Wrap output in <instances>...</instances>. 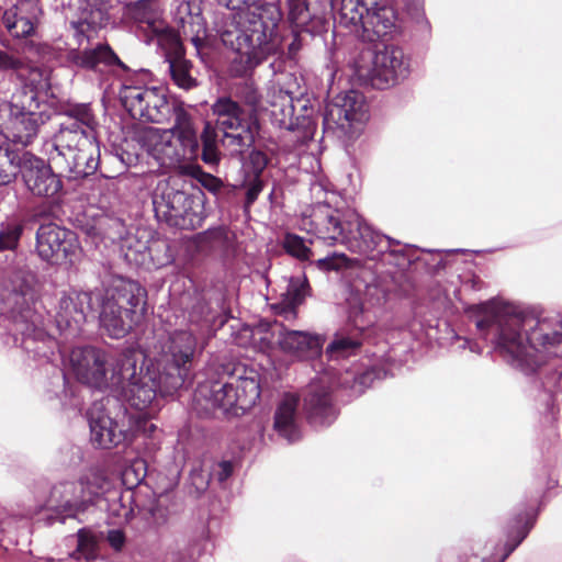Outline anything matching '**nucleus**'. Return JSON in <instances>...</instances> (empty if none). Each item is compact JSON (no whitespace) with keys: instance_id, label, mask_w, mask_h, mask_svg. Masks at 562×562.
I'll list each match as a JSON object with an SVG mask.
<instances>
[{"instance_id":"nucleus-1","label":"nucleus","mask_w":562,"mask_h":562,"mask_svg":"<svg viewBox=\"0 0 562 562\" xmlns=\"http://www.w3.org/2000/svg\"><path fill=\"white\" fill-rule=\"evenodd\" d=\"M476 327L494 330L497 348L516 367L532 372L546 360L548 347L562 341L549 325L510 304L491 301L476 306Z\"/></svg>"},{"instance_id":"nucleus-2","label":"nucleus","mask_w":562,"mask_h":562,"mask_svg":"<svg viewBox=\"0 0 562 562\" xmlns=\"http://www.w3.org/2000/svg\"><path fill=\"white\" fill-rule=\"evenodd\" d=\"M220 4L237 11L238 27L225 31L223 42L229 44L251 66L260 64L268 55L276 53L279 38L276 27L280 13L276 5L263 0H217Z\"/></svg>"},{"instance_id":"nucleus-3","label":"nucleus","mask_w":562,"mask_h":562,"mask_svg":"<svg viewBox=\"0 0 562 562\" xmlns=\"http://www.w3.org/2000/svg\"><path fill=\"white\" fill-rule=\"evenodd\" d=\"M300 227L330 244H342L351 251L368 254L387 249L393 240L372 229L355 211H340L329 202L317 203L303 214Z\"/></svg>"},{"instance_id":"nucleus-4","label":"nucleus","mask_w":562,"mask_h":562,"mask_svg":"<svg viewBox=\"0 0 562 562\" xmlns=\"http://www.w3.org/2000/svg\"><path fill=\"white\" fill-rule=\"evenodd\" d=\"M173 115L175 123L170 128L144 130L139 136L142 146L161 167L214 182L215 178L204 173L194 164L199 155V140L190 114L183 108L177 106Z\"/></svg>"},{"instance_id":"nucleus-5","label":"nucleus","mask_w":562,"mask_h":562,"mask_svg":"<svg viewBox=\"0 0 562 562\" xmlns=\"http://www.w3.org/2000/svg\"><path fill=\"white\" fill-rule=\"evenodd\" d=\"M145 356L138 350H126L122 353V360L113 366L110 390L122 396L137 411H146V416H153L158 409L157 396L172 394L164 392L165 371L151 363L144 371L143 367L137 371V363H143Z\"/></svg>"},{"instance_id":"nucleus-6","label":"nucleus","mask_w":562,"mask_h":562,"mask_svg":"<svg viewBox=\"0 0 562 562\" xmlns=\"http://www.w3.org/2000/svg\"><path fill=\"white\" fill-rule=\"evenodd\" d=\"M109 21L108 7L100 0H85L77 19L70 21L78 47L67 54V60L75 66L98 70L100 66L122 65L119 57L105 44L89 47L98 30Z\"/></svg>"},{"instance_id":"nucleus-7","label":"nucleus","mask_w":562,"mask_h":562,"mask_svg":"<svg viewBox=\"0 0 562 562\" xmlns=\"http://www.w3.org/2000/svg\"><path fill=\"white\" fill-rule=\"evenodd\" d=\"M49 160L64 171L78 177L93 173L99 162L95 132L83 130L76 122L61 123L46 143Z\"/></svg>"},{"instance_id":"nucleus-8","label":"nucleus","mask_w":562,"mask_h":562,"mask_svg":"<svg viewBox=\"0 0 562 562\" xmlns=\"http://www.w3.org/2000/svg\"><path fill=\"white\" fill-rule=\"evenodd\" d=\"M146 291L138 283L124 281L100 295L102 328L113 338L124 337L144 313Z\"/></svg>"},{"instance_id":"nucleus-9","label":"nucleus","mask_w":562,"mask_h":562,"mask_svg":"<svg viewBox=\"0 0 562 562\" xmlns=\"http://www.w3.org/2000/svg\"><path fill=\"white\" fill-rule=\"evenodd\" d=\"M216 116V127L222 134L221 145L232 156L245 153L255 142L258 133V119L247 113L237 102L229 98H220L212 105Z\"/></svg>"},{"instance_id":"nucleus-10","label":"nucleus","mask_w":562,"mask_h":562,"mask_svg":"<svg viewBox=\"0 0 562 562\" xmlns=\"http://www.w3.org/2000/svg\"><path fill=\"white\" fill-rule=\"evenodd\" d=\"M196 347L189 330H176L162 345L160 357L154 362L165 371L164 392H175L182 385Z\"/></svg>"},{"instance_id":"nucleus-11","label":"nucleus","mask_w":562,"mask_h":562,"mask_svg":"<svg viewBox=\"0 0 562 562\" xmlns=\"http://www.w3.org/2000/svg\"><path fill=\"white\" fill-rule=\"evenodd\" d=\"M122 360L115 359L94 347L74 348L68 357V366L75 376L82 383L99 389H110L113 366Z\"/></svg>"},{"instance_id":"nucleus-12","label":"nucleus","mask_w":562,"mask_h":562,"mask_svg":"<svg viewBox=\"0 0 562 562\" xmlns=\"http://www.w3.org/2000/svg\"><path fill=\"white\" fill-rule=\"evenodd\" d=\"M123 106L132 117L153 123H165L176 106L157 88L124 86L120 91Z\"/></svg>"},{"instance_id":"nucleus-13","label":"nucleus","mask_w":562,"mask_h":562,"mask_svg":"<svg viewBox=\"0 0 562 562\" xmlns=\"http://www.w3.org/2000/svg\"><path fill=\"white\" fill-rule=\"evenodd\" d=\"M370 56L371 66L359 64L357 74L361 79L370 81L373 87L384 89L406 76L407 65L402 49L384 46Z\"/></svg>"},{"instance_id":"nucleus-14","label":"nucleus","mask_w":562,"mask_h":562,"mask_svg":"<svg viewBox=\"0 0 562 562\" xmlns=\"http://www.w3.org/2000/svg\"><path fill=\"white\" fill-rule=\"evenodd\" d=\"M36 250L40 257L50 263L72 261L79 252L76 235L54 223L43 224L36 234Z\"/></svg>"},{"instance_id":"nucleus-15","label":"nucleus","mask_w":562,"mask_h":562,"mask_svg":"<svg viewBox=\"0 0 562 562\" xmlns=\"http://www.w3.org/2000/svg\"><path fill=\"white\" fill-rule=\"evenodd\" d=\"M153 204L158 215L175 225L193 226L195 221H200L194 211V206H198L194 199L183 191L170 188L165 181L159 182L153 193Z\"/></svg>"},{"instance_id":"nucleus-16","label":"nucleus","mask_w":562,"mask_h":562,"mask_svg":"<svg viewBox=\"0 0 562 562\" xmlns=\"http://www.w3.org/2000/svg\"><path fill=\"white\" fill-rule=\"evenodd\" d=\"M106 484V480L97 472L90 473L78 484H65L63 486L64 501L59 505L65 514L60 516V521H64L66 517H72L77 512L83 510L105 490Z\"/></svg>"},{"instance_id":"nucleus-17","label":"nucleus","mask_w":562,"mask_h":562,"mask_svg":"<svg viewBox=\"0 0 562 562\" xmlns=\"http://www.w3.org/2000/svg\"><path fill=\"white\" fill-rule=\"evenodd\" d=\"M21 172L24 184L33 195L50 198L61 190L59 177L43 159L25 157Z\"/></svg>"},{"instance_id":"nucleus-18","label":"nucleus","mask_w":562,"mask_h":562,"mask_svg":"<svg viewBox=\"0 0 562 562\" xmlns=\"http://www.w3.org/2000/svg\"><path fill=\"white\" fill-rule=\"evenodd\" d=\"M90 431L92 443L104 449L127 443L133 439V430L130 425H125L124 419L117 420L105 414L91 413Z\"/></svg>"},{"instance_id":"nucleus-19","label":"nucleus","mask_w":562,"mask_h":562,"mask_svg":"<svg viewBox=\"0 0 562 562\" xmlns=\"http://www.w3.org/2000/svg\"><path fill=\"white\" fill-rule=\"evenodd\" d=\"M350 27L358 34L361 32L364 40L373 42L397 32L396 13L392 7L380 2L363 15V22L352 24Z\"/></svg>"},{"instance_id":"nucleus-20","label":"nucleus","mask_w":562,"mask_h":562,"mask_svg":"<svg viewBox=\"0 0 562 562\" xmlns=\"http://www.w3.org/2000/svg\"><path fill=\"white\" fill-rule=\"evenodd\" d=\"M40 8L37 2H18L4 11L2 23L9 34L16 38L32 36L35 33Z\"/></svg>"},{"instance_id":"nucleus-21","label":"nucleus","mask_w":562,"mask_h":562,"mask_svg":"<svg viewBox=\"0 0 562 562\" xmlns=\"http://www.w3.org/2000/svg\"><path fill=\"white\" fill-rule=\"evenodd\" d=\"M100 301V294L80 292L63 296L59 301L57 323L65 327H79L85 323L88 313L93 308L94 302Z\"/></svg>"},{"instance_id":"nucleus-22","label":"nucleus","mask_w":562,"mask_h":562,"mask_svg":"<svg viewBox=\"0 0 562 562\" xmlns=\"http://www.w3.org/2000/svg\"><path fill=\"white\" fill-rule=\"evenodd\" d=\"M304 408L313 423L329 424L334 419L327 380L313 381L307 386L304 394Z\"/></svg>"},{"instance_id":"nucleus-23","label":"nucleus","mask_w":562,"mask_h":562,"mask_svg":"<svg viewBox=\"0 0 562 562\" xmlns=\"http://www.w3.org/2000/svg\"><path fill=\"white\" fill-rule=\"evenodd\" d=\"M366 113L363 95L353 90L337 95L327 110V115L341 127L363 121Z\"/></svg>"},{"instance_id":"nucleus-24","label":"nucleus","mask_w":562,"mask_h":562,"mask_svg":"<svg viewBox=\"0 0 562 562\" xmlns=\"http://www.w3.org/2000/svg\"><path fill=\"white\" fill-rule=\"evenodd\" d=\"M229 379L237 396L238 409L245 412L252 407L260 396L259 374L252 369L236 368Z\"/></svg>"},{"instance_id":"nucleus-25","label":"nucleus","mask_w":562,"mask_h":562,"mask_svg":"<svg viewBox=\"0 0 562 562\" xmlns=\"http://www.w3.org/2000/svg\"><path fill=\"white\" fill-rule=\"evenodd\" d=\"M299 398L293 394L282 397L274 413V429L289 441L300 437L297 427Z\"/></svg>"},{"instance_id":"nucleus-26","label":"nucleus","mask_w":562,"mask_h":562,"mask_svg":"<svg viewBox=\"0 0 562 562\" xmlns=\"http://www.w3.org/2000/svg\"><path fill=\"white\" fill-rule=\"evenodd\" d=\"M278 342L283 351L296 357L317 355L322 347L318 336L300 330L284 329L280 333Z\"/></svg>"},{"instance_id":"nucleus-27","label":"nucleus","mask_w":562,"mask_h":562,"mask_svg":"<svg viewBox=\"0 0 562 562\" xmlns=\"http://www.w3.org/2000/svg\"><path fill=\"white\" fill-rule=\"evenodd\" d=\"M10 132L14 142L27 145L36 136L40 125L44 123L41 113L11 112Z\"/></svg>"},{"instance_id":"nucleus-28","label":"nucleus","mask_w":562,"mask_h":562,"mask_svg":"<svg viewBox=\"0 0 562 562\" xmlns=\"http://www.w3.org/2000/svg\"><path fill=\"white\" fill-rule=\"evenodd\" d=\"M271 108V115L285 128L288 121H291L294 114L293 97L288 90H283L278 86H271L267 92V101Z\"/></svg>"},{"instance_id":"nucleus-29","label":"nucleus","mask_w":562,"mask_h":562,"mask_svg":"<svg viewBox=\"0 0 562 562\" xmlns=\"http://www.w3.org/2000/svg\"><path fill=\"white\" fill-rule=\"evenodd\" d=\"M207 387L202 386L199 390V393L206 397L213 407L220 408L223 412L227 413L233 409L238 408L237 396L234 394V389L232 385L231 379L227 382H215L211 385L209 390V395L206 394Z\"/></svg>"},{"instance_id":"nucleus-30","label":"nucleus","mask_w":562,"mask_h":562,"mask_svg":"<svg viewBox=\"0 0 562 562\" xmlns=\"http://www.w3.org/2000/svg\"><path fill=\"white\" fill-rule=\"evenodd\" d=\"M382 0H338L339 22L350 27L363 22V15L374 9Z\"/></svg>"},{"instance_id":"nucleus-31","label":"nucleus","mask_w":562,"mask_h":562,"mask_svg":"<svg viewBox=\"0 0 562 562\" xmlns=\"http://www.w3.org/2000/svg\"><path fill=\"white\" fill-rule=\"evenodd\" d=\"M132 16L136 22L146 24L150 32L161 30L164 24L157 0H139L132 8Z\"/></svg>"},{"instance_id":"nucleus-32","label":"nucleus","mask_w":562,"mask_h":562,"mask_svg":"<svg viewBox=\"0 0 562 562\" xmlns=\"http://www.w3.org/2000/svg\"><path fill=\"white\" fill-rule=\"evenodd\" d=\"M21 169L19 153L9 144L0 145V186L11 183Z\"/></svg>"},{"instance_id":"nucleus-33","label":"nucleus","mask_w":562,"mask_h":562,"mask_svg":"<svg viewBox=\"0 0 562 562\" xmlns=\"http://www.w3.org/2000/svg\"><path fill=\"white\" fill-rule=\"evenodd\" d=\"M359 347L360 341L356 331L351 335L338 331L333 341L328 345L326 351L331 359H340L353 355Z\"/></svg>"},{"instance_id":"nucleus-34","label":"nucleus","mask_w":562,"mask_h":562,"mask_svg":"<svg viewBox=\"0 0 562 562\" xmlns=\"http://www.w3.org/2000/svg\"><path fill=\"white\" fill-rule=\"evenodd\" d=\"M40 91L23 86L11 98V112L38 113Z\"/></svg>"},{"instance_id":"nucleus-35","label":"nucleus","mask_w":562,"mask_h":562,"mask_svg":"<svg viewBox=\"0 0 562 562\" xmlns=\"http://www.w3.org/2000/svg\"><path fill=\"white\" fill-rule=\"evenodd\" d=\"M154 40H156L157 45L165 50L167 61H169L170 58L182 56V46L179 36L176 32L168 29L165 23L161 30L151 32L149 42Z\"/></svg>"},{"instance_id":"nucleus-36","label":"nucleus","mask_w":562,"mask_h":562,"mask_svg":"<svg viewBox=\"0 0 562 562\" xmlns=\"http://www.w3.org/2000/svg\"><path fill=\"white\" fill-rule=\"evenodd\" d=\"M217 127L206 122L201 134L202 140V160L207 165H217L221 159V153L217 144Z\"/></svg>"},{"instance_id":"nucleus-37","label":"nucleus","mask_w":562,"mask_h":562,"mask_svg":"<svg viewBox=\"0 0 562 562\" xmlns=\"http://www.w3.org/2000/svg\"><path fill=\"white\" fill-rule=\"evenodd\" d=\"M168 64L172 80L179 88L189 90L196 86L195 79L190 75L191 64L183 56L170 58Z\"/></svg>"},{"instance_id":"nucleus-38","label":"nucleus","mask_w":562,"mask_h":562,"mask_svg":"<svg viewBox=\"0 0 562 562\" xmlns=\"http://www.w3.org/2000/svg\"><path fill=\"white\" fill-rule=\"evenodd\" d=\"M305 296L304 284L291 283L278 308L280 314H284L286 318L295 316V307L300 305Z\"/></svg>"},{"instance_id":"nucleus-39","label":"nucleus","mask_w":562,"mask_h":562,"mask_svg":"<svg viewBox=\"0 0 562 562\" xmlns=\"http://www.w3.org/2000/svg\"><path fill=\"white\" fill-rule=\"evenodd\" d=\"M23 86L37 90L46 91L49 87V71L25 63L24 76H18Z\"/></svg>"},{"instance_id":"nucleus-40","label":"nucleus","mask_w":562,"mask_h":562,"mask_svg":"<svg viewBox=\"0 0 562 562\" xmlns=\"http://www.w3.org/2000/svg\"><path fill=\"white\" fill-rule=\"evenodd\" d=\"M24 225L19 221H10L0 228V250H13L16 248Z\"/></svg>"},{"instance_id":"nucleus-41","label":"nucleus","mask_w":562,"mask_h":562,"mask_svg":"<svg viewBox=\"0 0 562 562\" xmlns=\"http://www.w3.org/2000/svg\"><path fill=\"white\" fill-rule=\"evenodd\" d=\"M310 23L322 25L334 8L339 9L338 0H308Z\"/></svg>"},{"instance_id":"nucleus-42","label":"nucleus","mask_w":562,"mask_h":562,"mask_svg":"<svg viewBox=\"0 0 562 562\" xmlns=\"http://www.w3.org/2000/svg\"><path fill=\"white\" fill-rule=\"evenodd\" d=\"M238 97L251 108L247 113H252L257 116L258 111L267 110L266 104L261 101V98L254 87L252 83H245L238 89Z\"/></svg>"},{"instance_id":"nucleus-43","label":"nucleus","mask_w":562,"mask_h":562,"mask_svg":"<svg viewBox=\"0 0 562 562\" xmlns=\"http://www.w3.org/2000/svg\"><path fill=\"white\" fill-rule=\"evenodd\" d=\"M69 122H76L83 130H91L93 132L97 125L95 117L87 104L76 105L69 110Z\"/></svg>"},{"instance_id":"nucleus-44","label":"nucleus","mask_w":562,"mask_h":562,"mask_svg":"<svg viewBox=\"0 0 562 562\" xmlns=\"http://www.w3.org/2000/svg\"><path fill=\"white\" fill-rule=\"evenodd\" d=\"M284 248L291 256L301 260L310 259L312 254L310 247L305 244V240L294 234H288L285 236Z\"/></svg>"},{"instance_id":"nucleus-45","label":"nucleus","mask_w":562,"mask_h":562,"mask_svg":"<svg viewBox=\"0 0 562 562\" xmlns=\"http://www.w3.org/2000/svg\"><path fill=\"white\" fill-rule=\"evenodd\" d=\"M290 20L299 27H305L310 24L308 0H295L291 3Z\"/></svg>"},{"instance_id":"nucleus-46","label":"nucleus","mask_w":562,"mask_h":562,"mask_svg":"<svg viewBox=\"0 0 562 562\" xmlns=\"http://www.w3.org/2000/svg\"><path fill=\"white\" fill-rule=\"evenodd\" d=\"M314 263L322 271H338L349 266V259L344 254L334 252L330 256L316 260Z\"/></svg>"},{"instance_id":"nucleus-47","label":"nucleus","mask_w":562,"mask_h":562,"mask_svg":"<svg viewBox=\"0 0 562 562\" xmlns=\"http://www.w3.org/2000/svg\"><path fill=\"white\" fill-rule=\"evenodd\" d=\"M25 61L12 54L0 50V70H12L18 76H24Z\"/></svg>"},{"instance_id":"nucleus-48","label":"nucleus","mask_w":562,"mask_h":562,"mask_svg":"<svg viewBox=\"0 0 562 562\" xmlns=\"http://www.w3.org/2000/svg\"><path fill=\"white\" fill-rule=\"evenodd\" d=\"M145 461L136 459L123 471V480L132 485L138 484L145 476Z\"/></svg>"},{"instance_id":"nucleus-49","label":"nucleus","mask_w":562,"mask_h":562,"mask_svg":"<svg viewBox=\"0 0 562 562\" xmlns=\"http://www.w3.org/2000/svg\"><path fill=\"white\" fill-rule=\"evenodd\" d=\"M14 282L15 290L19 291L22 296H32L36 283L35 276L32 272H20Z\"/></svg>"},{"instance_id":"nucleus-50","label":"nucleus","mask_w":562,"mask_h":562,"mask_svg":"<svg viewBox=\"0 0 562 562\" xmlns=\"http://www.w3.org/2000/svg\"><path fill=\"white\" fill-rule=\"evenodd\" d=\"M95 548V539L94 537L85 530H80L78 532V550L89 557L92 555Z\"/></svg>"},{"instance_id":"nucleus-51","label":"nucleus","mask_w":562,"mask_h":562,"mask_svg":"<svg viewBox=\"0 0 562 562\" xmlns=\"http://www.w3.org/2000/svg\"><path fill=\"white\" fill-rule=\"evenodd\" d=\"M267 162L268 160L263 153L259 150L251 151L248 165L251 167L252 176L260 177V173L265 170Z\"/></svg>"},{"instance_id":"nucleus-52","label":"nucleus","mask_w":562,"mask_h":562,"mask_svg":"<svg viewBox=\"0 0 562 562\" xmlns=\"http://www.w3.org/2000/svg\"><path fill=\"white\" fill-rule=\"evenodd\" d=\"M262 188H263V183L259 177H256V176L249 177V180L247 183V192H246V200H247L248 205L252 204L256 201L259 193L262 191Z\"/></svg>"},{"instance_id":"nucleus-53","label":"nucleus","mask_w":562,"mask_h":562,"mask_svg":"<svg viewBox=\"0 0 562 562\" xmlns=\"http://www.w3.org/2000/svg\"><path fill=\"white\" fill-rule=\"evenodd\" d=\"M233 473V465L229 461L220 462L213 470V477L218 482H224Z\"/></svg>"},{"instance_id":"nucleus-54","label":"nucleus","mask_w":562,"mask_h":562,"mask_svg":"<svg viewBox=\"0 0 562 562\" xmlns=\"http://www.w3.org/2000/svg\"><path fill=\"white\" fill-rule=\"evenodd\" d=\"M168 501V495H160L157 501V505L151 509V515L157 521H164L167 518V514L161 509Z\"/></svg>"},{"instance_id":"nucleus-55","label":"nucleus","mask_w":562,"mask_h":562,"mask_svg":"<svg viewBox=\"0 0 562 562\" xmlns=\"http://www.w3.org/2000/svg\"><path fill=\"white\" fill-rule=\"evenodd\" d=\"M108 540L115 550H120L124 544V535L121 530H111L108 533Z\"/></svg>"},{"instance_id":"nucleus-56","label":"nucleus","mask_w":562,"mask_h":562,"mask_svg":"<svg viewBox=\"0 0 562 562\" xmlns=\"http://www.w3.org/2000/svg\"><path fill=\"white\" fill-rule=\"evenodd\" d=\"M360 312L361 308L356 303H350L349 319L352 322L357 330H359L362 327V324H360L358 321Z\"/></svg>"},{"instance_id":"nucleus-57","label":"nucleus","mask_w":562,"mask_h":562,"mask_svg":"<svg viewBox=\"0 0 562 562\" xmlns=\"http://www.w3.org/2000/svg\"><path fill=\"white\" fill-rule=\"evenodd\" d=\"M372 375H373V372H371V371L364 372L363 374H361L360 376H358L355 380V383L363 385V386H368L369 382L372 381Z\"/></svg>"},{"instance_id":"nucleus-58","label":"nucleus","mask_w":562,"mask_h":562,"mask_svg":"<svg viewBox=\"0 0 562 562\" xmlns=\"http://www.w3.org/2000/svg\"><path fill=\"white\" fill-rule=\"evenodd\" d=\"M146 250V245L145 244H142L138 248H136L135 250L132 249L131 246H128V251L126 252V257L127 259L130 260H137L136 257H133V254H143V251Z\"/></svg>"},{"instance_id":"nucleus-59","label":"nucleus","mask_w":562,"mask_h":562,"mask_svg":"<svg viewBox=\"0 0 562 562\" xmlns=\"http://www.w3.org/2000/svg\"><path fill=\"white\" fill-rule=\"evenodd\" d=\"M192 42L194 43V45L198 47L199 46V42L200 40L199 38H192Z\"/></svg>"},{"instance_id":"nucleus-60","label":"nucleus","mask_w":562,"mask_h":562,"mask_svg":"<svg viewBox=\"0 0 562 562\" xmlns=\"http://www.w3.org/2000/svg\"><path fill=\"white\" fill-rule=\"evenodd\" d=\"M154 428H155L154 424H150L149 425V430H154Z\"/></svg>"}]
</instances>
